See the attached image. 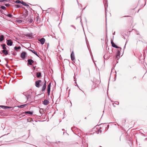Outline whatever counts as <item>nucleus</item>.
<instances>
[{
	"instance_id": "obj_16",
	"label": "nucleus",
	"mask_w": 147,
	"mask_h": 147,
	"mask_svg": "<svg viewBox=\"0 0 147 147\" xmlns=\"http://www.w3.org/2000/svg\"><path fill=\"white\" fill-rule=\"evenodd\" d=\"M4 39V36L2 35L0 36V42H1Z\"/></svg>"
},
{
	"instance_id": "obj_23",
	"label": "nucleus",
	"mask_w": 147,
	"mask_h": 147,
	"mask_svg": "<svg viewBox=\"0 0 147 147\" xmlns=\"http://www.w3.org/2000/svg\"><path fill=\"white\" fill-rule=\"evenodd\" d=\"M2 107L3 108H4V109L11 108V107H7V106H2Z\"/></svg>"
},
{
	"instance_id": "obj_45",
	"label": "nucleus",
	"mask_w": 147,
	"mask_h": 147,
	"mask_svg": "<svg viewBox=\"0 0 147 147\" xmlns=\"http://www.w3.org/2000/svg\"><path fill=\"white\" fill-rule=\"evenodd\" d=\"M117 102L118 104H117L118 105L119 104V102Z\"/></svg>"
},
{
	"instance_id": "obj_33",
	"label": "nucleus",
	"mask_w": 147,
	"mask_h": 147,
	"mask_svg": "<svg viewBox=\"0 0 147 147\" xmlns=\"http://www.w3.org/2000/svg\"><path fill=\"white\" fill-rule=\"evenodd\" d=\"M5 5L6 7H8L10 5V4H5Z\"/></svg>"
},
{
	"instance_id": "obj_26",
	"label": "nucleus",
	"mask_w": 147,
	"mask_h": 147,
	"mask_svg": "<svg viewBox=\"0 0 147 147\" xmlns=\"http://www.w3.org/2000/svg\"><path fill=\"white\" fill-rule=\"evenodd\" d=\"M7 16L10 18H11L12 16V15L10 14H8L7 15Z\"/></svg>"
},
{
	"instance_id": "obj_29",
	"label": "nucleus",
	"mask_w": 147,
	"mask_h": 147,
	"mask_svg": "<svg viewBox=\"0 0 147 147\" xmlns=\"http://www.w3.org/2000/svg\"><path fill=\"white\" fill-rule=\"evenodd\" d=\"M36 67V65H33V69H32L33 71H34L35 70Z\"/></svg>"
},
{
	"instance_id": "obj_17",
	"label": "nucleus",
	"mask_w": 147,
	"mask_h": 147,
	"mask_svg": "<svg viewBox=\"0 0 147 147\" xmlns=\"http://www.w3.org/2000/svg\"><path fill=\"white\" fill-rule=\"evenodd\" d=\"M27 100L30 99L31 98V96L30 94H28L26 96Z\"/></svg>"
},
{
	"instance_id": "obj_49",
	"label": "nucleus",
	"mask_w": 147,
	"mask_h": 147,
	"mask_svg": "<svg viewBox=\"0 0 147 147\" xmlns=\"http://www.w3.org/2000/svg\"><path fill=\"white\" fill-rule=\"evenodd\" d=\"M109 125H107V126L108 127H109Z\"/></svg>"
},
{
	"instance_id": "obj_3",
	"label": "nucleus",
	"mask_w": 147,
	"mask_h": 147,
	"mask_svg": "<svg viewBox=\"0 0 147 147\" xmlns=\"http://www.w3.org/2000/svg\"><path fill=\"white\" fill-rule=\"evenodd\" d=\"M12 41L10 39L8 40L7 41V44L8 46H11L13 44Z\"/></svg>"
},
{
	"instance_id": "obj_21",
	"label": "nucleus",
	"mask_w": 147,
	"mask_h": 147,
	"mask_svg": "<svg viewBox=\"0 0 147 147\" xmlns=\"http://www.w3.org/2000/svg\"><path fill=\"white\" fill-rule=\"evenodd\" d=\"M33 52H32L33 53H34V54H35V55H36L37 56L39 57V56L38 55L36 52L34 50H33Z\"/></svg>"
},
{
	"instance_id": "obj_43",
	"label": "nucleus",
	"mask_w": 147,
	"mask_h": 147,
	"mask_svg": "<svg viewBox=\"0 0 147 147\" xmlns=\"http://www.w3.org/2000/svg\"><path fill=\"white\" fill-rule=\"evenodd\" d=\"M73 28L75 29H76V27L74 26V27H73Z\"/></svg>"
},
{
	"instance_id": "obj_51",
	"label": "nucleus",
	"mask_w": 147,
	"mask_h": 147,
	"mask_svg": "<svg viewBox=\"0 0 147 147\" xmlns=\"http://www.w3.org/2000/svg\"><path fill=\"white\" fill-rule=\"evenodd\" d=\"M76 86L78 87V85H76Z\"/></svg>"
},
{
	"instance_id": "obj_41",
	"label": "nucleus",
	"mask_w": 147,
	"mask_h": 147,
	"mask_svg": "<svg viewBox=\"0 0 147 147\" xmlns=\"http://www.w3.org/2000/svg\"><path fill=\"white\" fill-rule=\"evenodd\" d=\"M103 125V127H104V128H106V127L105 125Z\"/></svg>"
},
{
	"instance_id": "obj_24",
	"label": "nucleus",
	"mask_w": 147,
	"mask_h": 147,
	"mask_svg": "<svg viewBox=\"0 0 147 147\" xmlns=\"http://www.w3.org/2000/svg\"><path fill=\"white\" fill-rule=\"evenodd\" d=\"M15 2L17 3H21L22 1L20 0H17Z\"/></svg>"
},
{
	"instance_id": "obj_4",
	"label": "nucleus",
	"mask_w": 147,
	"mask_h": 147,
	"mask_svg": "<svg viewBox=\"0 0 147 147\" xmlns=\"http://www.w3.org/2000/svg\"><path fill=\"white\" fill-rule=\"evenodd\" d=\"M41 82V80H39L38 81H36L35 84L37 88H39L40 85V83Z\"/></svg>"
},
{
	"instance_id": "obj_36",
	"label": "nucleus",
	"mask_w": 147,
	"mask_h": 147,
	"mask_svg": "<svg viewBox=\"0 0 147 147\" xmlns=\"http://www.w3.org/2000/svg\"><path fill=\"white\" fill-rule=\"evenodd\" d=\"M29 50L31 51L32 53L33 52V50H31V49H29Z\"/></svg>"
},
{
	"instance_id": "obj_28",
	"label": "nucleus",
	"mask_w": 147,
	"mask_h": 147,
	"mask_svg": "<svg viewBox=\"0 0 147 147\" xmlns=\"http://www.w3.org/2000/svg\"><path fill=\"white\" fill-rule=\"evenodd\" d=\"M1 8L3 10H5L6 9V7L4 6H2L1 7Z\"/></svg>"
},
{
	"instance_id": "obj_44",
	"label": "nucleus",
	"mask_w": 147,
	"mask_h": 147,
	"mask_svg": "<svg viewBox=\"0 0 147 147\" xmlns=\"http://www.w3.org/2000/svg\"><path fill=\"white\" fill-rule=\"evenodd\" d=\"M115 32H114V33H113V35H114L115 34Z\"/></svg>"
},
{
	"instance_id": "obj_37",
	"label": "nucleus",
	"mask_w": 147,
	"mask_h": 147,
	"mask_svg": "<svg viewBox=\"0 0 147 147\" xmlns=\"http://www.w3.org/2000/svg\"><path fill=\"white\" fill-rule=\"evenodd\" d=\"M25 6H26L27 7H28L29 6V5H28V4H27V3L26 4V5H25Z\"/></svg>"
},
{
	"instance_id": "obj_5",
	"label": "nucleus",
	"mask_w": 147,
	"mask_h": 147,
	"mask_svg": "<svg viewBox=\"0 0 147 147\" xmlns=\"http://www.w3.org/2000/svg\"><path fill=\"white\" fill-rule=\"evenodd\" d=\"M26 53L25 52H23L21 54V57L24 59L25 58Z\"/></svg>"
},
{
	"instance_id": "obj_18",
	"label": "nucleus",
	"mask_w": 147,
	"mask_h": 147,
	"mask_svg": "<svg viewBox=\"0 0 147 147\" xmlns=\"http://www.w3.org/2000/svg\"><path fill=\"white\" fill-rule=\"evenodd\" d=\"M27 105L26 104L22 105L20 106H19L18 107L19 108H24L26 107V106Z\"/></svg>"
},
{
	"instance_id": "obj_50",
	"label": "nucleus",
	"mask_w": 147,
	"mask_h": 147,
	"mask_svg": "<svg viewBox=\"0 0 147 147\" xmlns=\"http://www.w3.org/2000/svg\"><path fill=\"white\" fill-rule=\"evenodd\" d=\"M104 59H105V55L104 56Z\"/></svg>"
},
{
	"instance_id": "obj_7",
	"label": "nucleus",
	"mask_w": 147,
	"mask_h": 147,
	"mask_svg": "<svg viewBox=\"0 0 147 147\" xmlns=\"http://www.w3.org/2000/svg\"><path fill=\"white\" fill-rule=\"evenodd\" d=\"M71 60L74 61L75 60V55L74 54V53L73 52H72L71 53Z\"/></svg>"
},
{
	"instance_id": "obj_12",
	"label": "nucleus",
	"mask_w": 147,
	"mask_h": 147,
	"mask_svg": "<svg viewBox=\"0 0 147 147\" xmlns=\"http://www.w3.org/2000/svg\"><path fill=\"white\" fill-rule=\"evenodd\" d=\"M49 102L47 100L45 99L43 101V104L45 105H47L48 104H49Z\"/></svg>"
},
{
	"instance_id": "obj_6",
	"label": "nucleus",
	"mask_w": 147,
	"mask_h": 147,
	"mask_svg": "<svg viewBox=\"0 0 147 147\" xmlns=\"http://www.w3.org/2000/svg\"><path fill=\"white\" fill-rule=\"evenodd\" d=\"M27 61L28 63L30 65H32V64L34 63V61L33 60L31 59H28Z\"/></svg>"
},
{
	"instance_id": "obj_31",
	"label": "nucleus",
	"mask_w": 147,
	"mask_h": 147,
	"mask_svg": "<svg viewBox=\"0 0 147 147\" xmlns=\"http://www.w3.org/2000/svg\"><path fill=\"white\" fill-rule=\"evenodd\" d=\"M22 20H18V22L19 23H22Z\"/></svg>"
},
{
	"instance_id": "obj_11",
	"label": "nucleus",
	"mask_w": 147,
	"mask_h": 147,
	"mask_svg": "<svg viewBox=\"0 0 147 147\" xmlns=\"http://www.w3.org/2000/svg\"><path fill=\"white\" fill-rule=\"evenodd\" d=\"M1 51H2L3 53H4V54L5 55H6L8 54L7 51L6 50H3Z\"/></svg>"
},
{
	"instance_id": "obj_35",
	"label": "nucleus",
	"mask_w": 147,
	"mask_h": 147,
	"mask_svg": "<svg viewBox=\"0 0 147 147\" xmlns=\"http://www.w3.org/2000/svg\"><path fill=\"white\" fill-rule=\"evenodd\" d=\"M13 55H15L16 54L14 53L13 52H12V54Z\"/></svg>"
},
{
	"instance_id": "obj_48",
	"label": "nucleus",
	"mask_w": 147,
	"mask_h": 147,
	"mask_svg": "<svg viewBox=\"0 0 147 147\" xmlns=\"http://www.w3.org/2000/svg\"><path fill=\"white\" fill-rule=\"evenodd\" d=\"M105 1L107 2V0H105Z\"/></svg>"
},
{
	"instance_id": "obj_10",
	"label": "nucleus",
	"mask_w": 147,
	"mask_h": 147,
	"mask_svg": "<svg viewBox=\"0 0 147 147\" xmlns=\"http://www.w3.org/2000/svg\"><path fill=\"white\" fill-rule=\"evenodd\" d=\"M46 81L45 80V82L42 86V92L44 91L46 89Z\"/></svg>"
},
{
	"instance_id": "obj_19",
	"label": "nucleus",
	"mask_w": 147,
	"mask_h": 147,
	"mask_svg": "<svg viewBox=\"0 0 147 147\" xmlns=\"http://www.w3.org/2000/svg\"><path fill=\"white\" fill-rule=\"evenodd\" d=\"M21 48V47L20 46L18 47H14V49L16 51H17L19 49Z\"/></svg>"
},
{
	"instance_id": "obj_46",
	"label": "nucleus",
	"mask_w": 147,
	"mask_h": 147,
	"mask_svg": "<svg viewBox=\"0 0 147 147\" xmlns=\"http://www.w3.org/2000/svg\"><path fill=\"white\" fill-rule=\"evenodd\" d=\"M124 17H128V16H125Z\"/></svg>"
},
{
	"instance_id": "obj_27",
	"label": "nucleus",
	"mask_w": 147,
	"mask_h": 147,
	"mask_svg": "<svg viewBox=\"0 0 147 147\" xmlns=\"http://www.w3.org/2000/svg\"><path fill=\"white\" fill-rule=\"evenodd\" d=\"M21 4H22L24 5L25 6L26 5V3L22 1Z\"/></svg>"
},
{
	"instance_id": "obj_52",
	"label": "nucleus",
	"mask_w": 147,
	"mask_h": 147,
	"mask_svg": "<svg viewBox=\"0 0 147 147\" xmlns=\"http://www.w3.org/2000/svg\"><path fill=\"white\" fill-rule=\"evenodd\" d=\"M95 86H94V88H95Z\"/></svg>"
},
{
	"instance_id": "obj_42",
	"label": "nucleus",
	"mask_w": 147,
	"mask_h": 147,
	"mask_svg": "<svg viewBox=\"0 0 147 147\" xmlns=\"http://www.w3.org/2000/svg\"><path fill=\"white\" fill-rule=\"evenodd\" d=\"M71 27H73H73H74V25H71Z\"/></svg>"
},
{
	"instance_id": "obj_25",
	"label": "nucleus",
	"mask_w": 147,
	"mask_h": 147,
	"mask_svg": "<svg viewBox=\"0 0 147 147\" xmlns=\"http://www.w3.org/2000/svg\"><path fill=\"white\" fill-rule=\"evenodd\" d=\"M10 0H0V2H3L8 1Z\"/></svg>"
},
{
	"instance_id": "obj_20",
	"label": "nucleus",
	"mask_w": 147,
	"mask_h": 147,
	"mask_svg": "<svg viewBox=\"0 0 147 147\" xmlns=\"http://www.w3.org/2000/svg\"><path fill=\"white\" fill-rule=\"evenodd\" d=\"M77 3H78V5L79 7H80V8H82V5L81 4L79 3V2L78 1V0H77Z\"/></svg>"
},
{
	"instance_id": "obj_47",
	"label": "nucleus",
	"mask_w": 147,
	"mask_h": 147,
	"mask_svg": "<svg viewBox=\"0 0 147 147\" xmlns=\"http://www.w3.org/2000/svg\"><path fill=\"white\" fill-rule=\"evenodd\" d=\"M136 78V77H135L134 78H134Z\"/></svg>"
},
{
	"instance_id": "obj_8",
	"label": "nucleus",
	"mask_w": 147,
	"mask_h": 147,
	"mask_svg": "<svg viewBox=\"0 0 147 147\" xmlns=\"http://www.w3.org/2000/svg\"><path fill=\"white\" fill-rule=\"evenodd\" d=\"M38 40L40 42L41 44L42 45L44 44L45 40L44 38H42L39 40Z\"/></svg>"
},
{
	"instance_id": "obj_14",
	"label": "nucleus",
	"mask_w": 147,
	"mask_h": 147,
	"mask_svg": "<svg viewBox=\"0 0 147 147\" xmlns=\"http://www.w3.org/2000/svg\"><path fill=\"white\" fill-rule=\"evenodd\" d=\"M24 113L26 114H30L31 115L33 113V111H26Z\"/></svg>"
},
{
	"instance_id": "obj_1",
	"label": "nucleus",
	"mask_w": 147,
	"mask_h": 147,
	"mask_svg": "<svg viewBox=\"0 0 147 147\" xmlns=\"http://www.w3.org/2000/svg\"><path fill=\"white\" fill-rule=\"evenodd\" d=\"M111 43L112 45V46L113 47L115 48H116L117 49H120V51L121 50V48L120 47H118L114 43V42L112 40L111 41Z\"/></svg>"
},
{
	"instance_id": "obj_53",
	"label": "nucleus",
	"mask_w": 147,
	"mask_h": 147,
	"mask_svg": "<svg viewBox=\"0 0 147 147\" xmlns=\"http://www.w3.org/2000/svg\"><path fill=\"white\" fill-rule=\"evenodd\" d=\"M85 8H84V9H85Z\"/></svg>"
},
{
	"instance_id": "obj_34",
	"label": "nucleus",
	"mask_w": 147,
	"mask_h": 147,
	"mask_svg": "<svg viewBox=\"0 0 147 147\" xmlns=\"http://www.w3.org/2000/svg\"><path fill=\"white\" fill-rule=\"evenodd\" d=\"M42 110V109H40L39 110V112L40 113V114L41 115H42V111H41V110Z\"/></svg>"
},
{
	"instance_id": "obj_30",
	"label": "nucleus",
	"mask_w": 147,
	"mask_h": 147,
	"mask_svg": "<svg viewBox=\"0 0 147 147\" xmlns=\"http://www.w3.org/2000/svg\"><path fill=\"white\" fill-rule=\"evenodd\" d=\"M27 37H31L32 35L31 34H29L25 35Z\"/></svg>"
},
{
	"instance_id": "obj_39",
	"label": "nucleus",
	"mask_w": 147,
	"mask_h": 147,
	"mask_svg": "<svg viewBox=\"0 0 147 147\" xmlns=\"http://www.w3.org/2000/svg\"><path fill=\"white\" fill-rule=\"evenodd\" d=\"M136 34L137 35H139V32H137V33H136Z\"/></svg>"
},
{
	"instance_id": "obj_32",
	"label": "nucleus",
	"mask_w": 147,
	"mask_h": 147,
	"mask_svg": "<svg viewBox=\"0 0 147 147\" xmlns=\"http://www.w3.org/2000/svg\"><path fill=\"white\" fill-rule=\"evenodd\" d=\"M32 21H33L32 19H30V21H29V23H31L32 22Z\"/></svg>"
},
{
	"instance_id": "obj_22",
	"label": "nucleus",
	"mask_w": 147,
	"mask_h": 147,
	"mask_svg": "<svg viewBox=\"0 0 147 147\" xmlns=\"http://www.w3.org/2000/svg\"><path fill=\"white\" fill-rule=\"evenodd\" d=\"M101 127H100V128L99 129H98V132L97 133V134H99V133H102V130H101Z\"/></svg>"
},
{
	"instance_id": "obj_38",
	"label": "nucleus",
	"mask_w": 147,
	"mask_h": 147,
	"mask_svg": "<svg viewBox=\"0 0 147 147\" xmlns=\"http://www.w3.org/2000/svg\"><path fill=\"white\" fill-rule=\"evenodd\" d=\"M10 100H11L10 99L8 100L7 101V102H9L10 101Z\"/></svg>"
},
{
	"instance_id": "obj_9",
	"label": "nucleus",
	"mask_w": 147,
	"mask_h": 147,
	"mask_svg": "<svg viewBox=\"0 0 147 147\" xmlns=\"http://www.w3.org/2000/svg\"><path fill=\"white\" fill-rule=\"evenodd\" d=\"M120 54V51L117 50V54L116 56V58L118 59V58H119Z\"/></svg>"
},
{
	"instance_id": "obj_13",
	"label": "nucleus",
	"mask_w": 147,
	"mask_h": 147,
	"mask_svg": "<svg viewBox=\"0 0 147 147\" xmlns=\"http://www.w3.org/2000/svg\"><path fill=\"white\" fill-rule=\"evenodd\" d=\"M36 77L38 78L40 77L41 76V73L40 72H37L36 73Z\"/></svg>"
},
{
	"instance_id": "obj_40",
	"label": "nucleus",
	"mask_w": 147,
	"mask_h": 147,
	"mask_svg": "<svg viewBox=\"0 0 147 147\" xmlns=\"http://www.w3.org/2000/svg\"><path fill=\"white\" fill-rule=\"evenodd\" d=\"M16 6H17V7H20V5H16Z\"/></svg>"
},
{
	"instance_id": "obj_15",
	"label": "nucleus",
	"mask_w": 147,
	"mask_h": 147,
	"mask_svg": "<svg viewBox=\"0 0 147 147\" xmlns=\"http://www.w3.org/2000/svg\"><path fill=\"white\" fill-rule=\"evenodd\" d=\"M6 45L5 44H2L1 45V46L2 47V48L3 50H6L7 49L5 47Z\"/></svg>"
},
{
	"instance_id": "obj_2",
	"label": "nucleus",
	"mask_w": 147,
	"mask_h": 147,
	"mask_svg": "<svg viewBox=\"0 0 147 147\" xmlns=\"http://www.w3.org/2000/svg\"><path fill=\"white\" fill-rule=\"evenodd\" d=\"M51 82H50L47 86V94L48 95L50 94L51 86Z\"/></svg>"
}]
</instances>
